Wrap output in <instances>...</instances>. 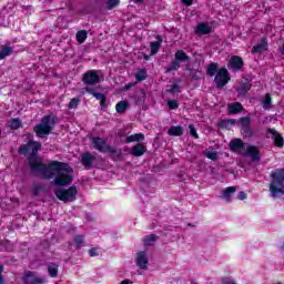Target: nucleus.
I'll return each instance as SVG.
<instances>
[{"label":"nucleus","mask_w":284,"mask_h":284,"mask_svg":"<svg viewBox=\"0 0 284 284\" xmlns=\"http://www.w3.org/2000/svg\"><path fill=\"white\" fill-rule=\"evenodd\" d=\"M231 80H232V77H230V71L227 70V68L222 67L219 69L217 73L215 74L214 83L217 90H223V88H225Z\"/></svg>","instance_id":"0eeeda50"},{"label":"nucleus","mask_w":284,"mask_h":284,"mask_svg":"<svg viewBox=\"0 0 284 284\" xmlns=\"http://www.w3.org/2000/svg\"><path fill=\"white\" fill-rule=\"evenodd\" d=\"M27 161L33 174H42L48 181L54 176V172H72L70 164L59 161H51L49 164H45L39 155L37 158H29Z\"/></svg>","instance_id":"f257e3e1"},{"label":"nucleus","mask_w":284,"mask_h":284,"mask_svg":"<svg viewBox=\"0 0 284 284\" xmlns=\"http://www.w3.org/2000/svg\"><path fill=\"white\" fill-rule=\"evenodd\" d=\"M282 250H284V243H282Z\"/></svg>","instance_id":"338daca9"},{"label":"nucleus","mask_w":284,"mask_h":284,"mask_svg":"<svg viewBox=\"0 0 284 284\" xmlns=\"http://www.w3.org/2000/svg\"><path fill=\"white\" fill-rule=\"evenodd\" d=\"M120 284H132V281H130V280H123Z\"/></svg>","instance_id":"052dcab7"},{"label":"nucleus","mask_w":284,"mask_h":284,"mask_svg":"<svg viewBox=\"0 0 284 284\" xmlns=\"http://www.w3.org/2000/svg\"><path fill=\"white\" fill-rule=\"evenodd\" d=\"M134 3H144L145 0H133Z\"/></svg>","instance_id":"e2e57ef3"},{"label":"nucleus","mask_w":284,"mask_h":284,"mask_svg":"<svg viewBox=\"0 0 284 284\" xmlns=\"http://www.w3.org/2000/svg\"><path fill=\"white\" fill-rule=\"evenodd\" d=\"M183 132H185V129L182 125L171 126L168 130L169 136H183Z\"/></svg>","instance_id":"a878e982"},{"label":"nucleus","mask_w":284,"mask_h":284,"mask_svg":"<svg viewBox=\"0 0 284 284\" xmlns=\"http://www.w3.org/2000/svg\"><path fill=\"white\" fill-rule=\"evenodd\" d=\"M97 161V156L90 152H85L81 155V164L85 170H92V164Z\"/></svg>","instance_id":"4468645a"},{"label":"nucleus","mask_w":284,"mask_h":284,"mask_svg":"<svg viewBox=\"0 0 284 284\" xmlns=\"http://www.w3.org/2000/svg\"><path fill=\"white\" fill-rule=\"evenodd\" d=\"M267 134H272L273 145L280 150L284 148V138L276 129L268 128Z\"/></svg>","instance_id":"f8f14e48"},{"label":"nucleus","mask_w":284,"mask_h":284,"mask_svg":"<svg viewBox=\"0 0 284 284\" xmlns=\"http://www.w3.org/2000/svg\"><path fill=\"white\" fill-rule=\"evenodd\" d=\"M237 199H239V201H245V199H247V194H245V192L241 191L237 194Z\"/></svg>","instance_id":"4d7b16f0"},{"label":"nucleus","mask_w":284,"mask_h":284,"mask_svg":"<svg viewBox=\"0 0 284 284\" xmlns=\"http://www.w3.org/2000/svg\"><path fill=\"white\" fill-rule=\"evenodd\" d=\"M53 194L59 199V201H63V203H72L77 201V194H79V190L74 185L69 189H58L53 191Z\"/></svg>","instance_id":"423d86ee"},{"label":"nucleus","mask_w":284,"mask_h":284,"mask_svg":"<svg viewBox=\"0 0 284 284\" xmlns=\"http://www.w3.org/2000/svg\"><path fill=\"white\" fill-rule=\"evenodd\" d=\"M119 3H121V0H109L106 2V10H114Z\"/></svg>","instance_id":"a18cd8bd"},{"label":"nucleus","mask_w":284,"mask_h":284,"mask_svg":"<svg viewBox=\"0 0 284 284\" xmlns=\"http://www.w3.org/2000/svg\"><path fill=\"white\" fill-rule=\"evenodd\" d=\"M284 169H277L271 173L270 193L274 199H281L284 194Z\"/></svg>","instance_id":"f03ea898"},{"label":"nucleus","mask_w":284,"mask_h":284,"mask_svg":"<svg viewBox=\"0 0 284 284\" xmlns=\"http://www.w3.org/2000/svg\"><path fill=\"white\" fill-rule=\"evenodd\" d=\"M236 193V187L234 186H229L224 190L223 196L224 199H231L232 194Z\"/></svg>","instance_id":"ea45409f"},{"label":"nucleus","mask_w":284,"mask_h":284,"mask_svg":"<svg viewBox=\"0 0 284 284\" xmlns=\"http://www.w3.org/2000/svg\"><path fill=\"white\" fill-rule=\"evenodd\" d=\"M100 108L103 112H108V100L100 101Z\"/></svg>","instance_id":"864d4df0"},{"label":"nucleus","mask_w":284,"mask_h":284,"mask_svg":"<svg viewBox=\"0 0 284 284\" xmlns=\"http://www.w3.org/2000/svg\"><path fill=\"white\" fill-rule=\"evenodd\" d=\"M243 65H245L243 58L241 55H233L229 61L227 68L233 72H239L243 70Z\"/></svg>","instance_id":"9b49d317"},{"label":"nucleus","mask_w":284,"mask_h":284,"mask_svg":"<svg viewBox=\"0 0 284 284\" xmlns=\"http://www.w3.org/2000/svg\"><path fill=\"white\" fill-rule=\"evenodd\" d=\"M163 43V37L156 36V41L150 43L151 55L158 54Z\"/></svg>","instance_id":"4be33fe9"},{"label":"nucleus","mask_w":284,"mask_h":284,"mask_svg":"<svg viewBox=\"0 0 284 284\" xmlns=\"http://www.w3.org/2000/svg\"><path fill=\"white\" fill-rule=\"evenodd\" d=\"M229 148L231 152H239V150H245V142L241 138H236L230 141Z\"/></svg>","instance_id":"a211bd4d"},{"label":"nucleus","mask_w":284,"mask_h":284,"mask_svg":"<svg viewBox=\"0 0 284 284\" xmlns=\"http://www.w3.org/2000/svg\"><path fill=\"white\" fill-rule=\"evenodd\" d=\"M270 45L267 44V38H262L261 43L255 44L251 52L252 54H263V52H267Z\"/></svg>","instance_id":"2eb2a0df"},{"label":"nucleus","mask_w":284,"mask_h":284,"mask_svg":"<svg viewBox=\"0 0 284 284\" xmlns=\"http://www.w3.org/2000/svg\"><path fill=\"white\" fill-rule=\"evenodd\" d=\"M73 172V169L72 172L67 173H62V171L55 172L57 174L54 178V185H57L58 187H67L68 185H72V182L74 181V175H72Z\"/></svg>","instance_id":"6e6552de"},{"label":"nucleus","mask_w":284,"mask_h":284,"mask_svg":"<svg viewBox=\"0 0 284 284\" xmlns=\"http://www.w3.org/2000/svg\"><path fill=\"white\" fill-rule=\"evenodd\" d=\"M6 280L3 278V265L0 264V284H4Z\"/></svg>","instance_id":"13d9d810"},{"label":"nucleus","mask_w":284,"mask_h":284,"mask_svg":"<svg viewBox=\"0 0 284 284\" xmlns=\"http://www.w3.org/2000/svg\"><path fill=\"white\" fill-rule=\"evenodd\" d=\"M41 150V142L29 140L28 143L20 145L18 154H22L28 159H37L39 151Z\"/></svg>","instance_id":"39448f33"},{"label":"nucleus","mask_w":284,"mask_h":284,"mask_svg":"<svg viewBox=\"0 0 284 284\" xmlns=\"http://www.w3.org/2000/svg\"><path fill=\"white\" fill-rule=\"evenodd\" d=\"M21 119L19 118H14L10 121L9 128L11 130H19V128H21Z\"/></svg>","instance_id":"4c0bfd02"},{"label":"nucleus","mask_w":284,"mask_h":284,"mask_svg":"<svg viewBox=\"0 0 284 284\" xmlns=\"http://www.w3.org/2000/svg\"><path fill=\"white\" fill-rule=\"evenodd\" d=\"M246 155L250 156L253 162L261 161V150H258V146L248 145L246 148Z\"/></svg>","instance_id":"f3484780"},{"label":"nucleus","mask_w":284,"mask_h":284,"mask_svg":"<svg viewBox=\"0 0 284 284\" xmlns=\"http://www.w3.org/2000/svg\"><path fill=\"white\" fill-rule=\"evenodd\" d=\"M13 50L11 47L3 45L2 49L0 50V61H3L6 57H11Z\"/></svg>","instance_id":"72a5a7b5"},{"label":"nucleus","mask_w":284,"mask_h":284,"mask_svg":"<svg viewBox=\"0 0 284 284\" xmlns=\"http://www.w3.org/2000/svg\"><path fill=\"white\" fill-rule=\"evenodd\" d=\"M136 85V82H129L122 88V92H128L129 90H132Z\"/></svg>","instance_id":"09e8293b"},{"label":"nucleus","mask_w":284,"mask_h":284,"mask_svg":"<svg viewBox=\"0 0 284 284\" xmlns=\"http://www.w3.org/2000/svg\"><path fill=\"white\" fill-rule=\"evenodd\" d=\"M212 27L207 22H200L195 29V34H210Z\"/></svg>","instance_id":"aec40b11"},{"label":"nucleus","mask_w":284,"mask_h":284,"mask_svg":"<svg viewBox=\"0 0 284 284\" xmlns=\"http://www.w3.org/2000/svg\"><path fill=\"white\" fill-rule=\"evenodd\" d=\"M234 125H236V120L235 119L221 120L217 123V126L222 128L224 130H232V128H234Z\"/></svg>","instance_id":"393cba45"},{"label":"nucleus","mask_w":284,"mask_h":284,"mask_svg":"<svg viewBox=\"0 0 284 284\" xmlns=\"http://www.w3.org/2000/svg\"><path fill=\"white\" fill-rule=\"evenodd\" d=\"M219 74V62H211L206 68L207 77H216Z\"/></svg>","instance_id":"bb28decb"},{"label":"nucleus","mask_w":284,"mask_h":284,"mask_svg":"<svg viewBox=\"0 0 284 284\" xmlns=\"http://www.w3.org/2000/svg\"><path fill=\"white\" fill-rule=\"evenodd\" d=\"M89 256H99V250H97L95 247H92L89 250Z\"/></svg>","instance_id":"5fc2aeb1"},{"label":"nucleus","mask_w":284,"mask_h":284,"mask_svg":"<svg viewBox=\"0 0 284 284\" xmlns=\"http://www.w3.org/2000/svg\"><path fill=\"white\" fill-rule=\"evenodd\" d=\"M183 6H186L187 8H190V6H192L194 3V0H182Z\"/></svg>","instance_id":"bf43d9fd"},{"label":"nucleus","mask_w":284,"mask_h":284,"mask_svg":"<svg viewBox=\"0 0 284 284\" xmlns=\"http://www.w3.org/2000/svg\"><path fill=\"white\" fill-rule=\"evenodd\" d=\"M41 190H43L42 185H36L32 190L33 196H39V194H41Z\"/></svg>","instance_id":"8fccbe9b"},{"label":"nucleus","mask_w":284,"mask_h":284,"mask_svg":"<svg viewBox=\"0 0 284 284\" xmlns=\"http://www.w3.org/2000/svg\"><path fill=\"white\" fill-rule=\"evenodd\" d=\"M145 61H150V55H144Z\"/></svg>","instance_id":"0e129e2a"},{"label":"nucleus","mask_w":284,"mask_h":284,"mask_svg":"<svg viewBox=\"0 0 284 284\" xmlns=\"http://www.w3.org/2000/svg\"><path fill=\"white\" fill-rule=\"evenodd\" d=\"M241 112H243V104L241 102L229 104V114H239Z\"/></svg>","instance_id":"c85d7f7f"},{"label":"nucleus","mask_w":284,"mask_h":284,"mask_svg":"<svg viewBox=\"0 0 284 284\" xmlns=\"http://www.w3.org/2000/svg\"><path fill=\"white\" fill-rule=\"evenodd\" d=\"M242 134H244V136H248V139H252V136H254V131L252 130V126H244L242 128Z\"/></svg>","instance_id":"a19ab883"},{"label":"nucleus","mask_w":284,"mask_h":284,"mask_svg":"<svg viewBox=\"0 0 284 284\" xmlns=\"http://www.w3.org/2000/svg\"><path fill=\"white\" fill-rule=\"evenodd\" d=\"M193 81H201V71H194L191 73Z\"/></svg>","instance_id":"3c124183"},{"label":"nucleus","mask_w":284,"mask_h":284,"mask_svg":"<svg viewBox=\"0 0 284 284\" xmlns=\"http://www.w3.org/2000/svg\"><path fill=\"white\" fill-rule=\"evenodd\" d=\"M79 106V99L73 98L69 102V110H74Z\"/></svg>","instance_id":"49530a36"},{"label":"nucleus","mask_w":284,"mask_h":284,"mask_svg":"<svg viewBox=\"0 0 284 284\" xmlns=\"http://www.w3.org/2000/svg\"><path fill=\"white\" fill-rule=\"evenodd\" d=\"M54 125H57V118H54L52 114H47L42 116L40 123L33 128V132L36 136L43 139V136L52 134V126Z\"/></svg>","instance_id":"7ed1b4c3"},{"label":"nucleus","mask_w":284,"mask_h":284,"mask_svg":"<svg viewBox=\"0 0 284 284\" xmlns=\"http://www.w3.org/2000/svg\"><path fill=\"white\" fill-rule=\"evenodd\" d=\"M40 245L44 248V250H50V240H42L40 242Z\"/></svg>","instance_id":"603ef678"},{"label":"nucleus","mask_w":284,"mask_h":284,"mask_svg":"<svg viewBox=\"0 0 284 284\" xmlns=\"http://www.w3.org/2000/svg\"><path fill=\"white\" fill-rule=\"evenodd\" d=\"M222 284H237V283L234 282V280H232V277H224V278H222Z\"/></svg>","instance_id":"6e6d98bb"},{"label":"nucleus","mask_w":284,"mask_h":284,"mask_svg":"<svg viewBox=\"0 0 284 284\" xmlns=\"http://www.w3.org/2000/svg\"><path fill=\"white\" fill-rule=\"evenodd\" d=\"M73 241L75 250H81V247H85V244L88 243V241H85V236L83 235H75Z\"/></svg>","instance_id":"7c9ffc66"},{"label":"nucleus","mask_w":284,"mask_h":284,"mask_svg":"<svg viewBox=\"0 0 284 284\" xmlns=\"http://www.w3.org/2000/svg\"><path fill=\"white\" fill-rule=\"evenodd\" d=\"M47 272L50 278H57L59 276V264L51 262L47 265Z\"/></svg>","instance_id":"5701e85b"},{"label":"nucleus","mask_w":284,"mask_h":284,"mask_svg":"<svg viewBox=\"0 0 284 284\" xmlns=\"http://www.w3.org/2000/svg\"><path fill=\"white\" fill-rule=\"evenodd\" d=\"M158 239H159V235H156V234L145 235L143 237L144 247H152V244L156 243Z\"/></svg>","instance_id":"c756f323"},{"label":"nucleus","mask_w":284,"mask_h":284,"mask_svg":"<svg viewBox=\"0 0 284 284\" xmlns=\"http://www.w3.org/2000/svg\"><path fill=\"white\" fill-rule=\"evenodd\" d=\"M191 58L183 50H178L175 52V59L168 67L166 72H174L181 68V63H185V61H190Z\"/></svg>","instance_id":"1a4fd4ad"},{"label":"nucleus","mask_w":284,"mask_h":284,"mask_svg":"<svg viewBox=\"0 0 284 284\" xmlns=\"http://www.w3.org/2000/svg\"><path fill=\"white\" fill-rule=\"evenodd\" d=\"M280 52H281V54L284 55V42H283L282 47L280 48Z\"/></svg>","instance_id":"680f3d73"},{"label":"nucleus","mask_w":284,"mask_h":284,"mask_svg":"<svg viewBox=\"0 0 284 284\" xmlns=\"http://www.w3.org/2000/svg\"><path fill=\"white\" fill-rule=\"evenodd\" d=\"M1 134H3V131H1V128H0V136H1Z\"/></svg>","instance_id":"69168bd1"},{"label":"nucleus","mask_w":284,"mask_h":284,"mask_svg":"<svg viewBox=\"0 0 284 284\" xmlns=\"http://www.w3.org/2000/svg\"><path fill=\"white\" fill-rule=\"evenodd\" d=\"M262 104L265 110H270V108L272 106V95H270V93L265 94Z\"/></svg>","instance_id":"58836bf2"},{"label":"nucleus","mask_w":284,"mask_h":284,"mask_svg":"<svg viewBox=\"0 0 284 284\" xmlns=\"http://www.w3.org/2000/svg\"><path fill=\"white\" fill-rule=\"evenodd\" d=\"M82 83L84 85H97L101 83V77L99 75V71L89 70L82 75Z\"/></svg>","instance_id":"9d476101"},{"label":"nucleus","mask_w":284,"mask_h":284,"mask_svg":"<svg viewBox=\"0 0 284 284\" xmlns=\"http://www.w3.org/2000/svg\"><path fill=\"white\" fill-rule=\"evenodd\" d=\"M92 145L94 150H98V152H101L102 154H105V152L109 154H115V159H113V161H119V159L122 156L121 151L118 152L116 149L109 145L103 138H92Z\"/></svg>","instance_id":"20e7f679"},{"label":"nucleus","mask_w":284,"mask_h":284,"mask_svg":"<svg viewBox=\"0 0 284 284\" xmlns=\"http://www.w3.org/2000/svg\"><path fill=\"white\" fill-rule=\"evenodd\" d=\"M192 284H199V283H196V282H193Z\"/></svg>","instance_id":"774afa93"},{"label":"nucleus","mask_w":284,"mask_h":284,"mask_svg":"<svg viewBox=\"0 0 284 284\" xmlns=\"http://www.w3.org/2000/svg\"><path fill=\"white\" fill-rule=\"evenodd\" d=\"M166 94H181V85L179 83H173L170 89L166 90Z\"/></svg>","instance_id":"c9c22d12"},{"label":"nucleus","mask_w":284,"mask_h":284,"mask_svg":"<svg viewBox=\"0 0 284 284\" xmlns=\"http://www.w3.org/2000/svg\"><path fill=\"white\" fill-rule=\"evenodd\" d=\"M189 130H190V134H191V136H193V139H199V133L196 132L194 124H190Z\"/></svg>","instance_id":"de8ad7c7"},{"label":"nucleus","mask_w":284,"mask_h":284,"mask_svg":"<svg viewBox=\"0 0 284 284\" xmlns=\"http://www.w3.org/2000/svg\"><path fill=\"white\" fill-rule=\"evenodd\" d=\"M250 90H252V82L247 78H243L239 88L240 94H247Z\"/></svg>","instance_id":"412c9836"},{"label":"nucleus","mask_w":284,"mask_h":284,"mask_svg":"<svg viewBox=\"0 0 284 284\" xmlns=\"http://www.w3.org/2000/svg\"><path fill=\"white\" fill-rule=\"evenodd\" d=\"M75 39L78 43H85V40L88 39V31L85 30L78 31L75 34Z\"/></svg>","instance_id":"f704fd0d"},{"label":"nucleus","mask_w":284,"mask_h":284,"mask_svg":"<svg viewBox=\"0 0 284 284\" xmlns=\"http://www.w3.org/2000/svg\"><path fill=\"white\" fill-rule=\"evenodd\" d=\"M24 284H43L45 280L43 277L34 276V273L28 272L23 278Z\"/></svg>","instance_id":"6ab92c4d"},{"label":"nucleus","mask_w":284,"mask_h":284,"mask_svg":"<svg viewBox=\"0 0 284 284\" xmlns=\"http://www.w3.org/2000/svg\"><path fill=\"white\" fill-rule=\"evenodd\" d=\"M145 152H148L145 144L138 143L130 149L129 154H131V156L141 158Z\"/></svg>","instance_id":"dca6fc26"},{"label":"nucleus","mask_w":284,"mask_h":284,"mask_svg":"<svg viewBox=\"0 0 284 284\" xmlns=\"http://www.w3.org/2000/svg\"><path fill=\"white\" fill-rule=\"evenodd\" d=\"M251 122H252V121H251L250 118H247V116H242V118H240V120L237 121V123H239L242 128H248Z\"/></svg>","instance_id":"37998d69"},{"label":"nucleus","mask_w":284,"mask_h":284,"mask_svg":"<svg viewBox=\"0 0 284 284\" xmlns=\"http://www.w3.org/2000/svg\"><path fill=\"white\" fill-rule=\"evenodd\" d=\"M204 156L211 161H216V159H219V153H216V151H206L204 152Z\"/></svg>","instance_id":"c03bdc74"},{"label":"nucleus","mask_w":284,"mask_h":284,"mask_svg":"<svg viewBox=\"0 0 284 284\" xmlns=\"http://www.w3.org/2000/svg\"><path fill=\"white\" fill-rule=\"evenodd\" d=\"M128 108H130V102L128 101H120L115 104V111L118 114H123Z\"/></svg>","instance_id":"473e14b6"},{"label":"nucleus","mask_w":284,"mask_h":284,"mask_svg":"<svg viewBox=\"0 0 284 284\" xmlns=\"http://www.w3.org/2000/svg\"><path fill=\"white\" fill-rule=\"evenodd\" d=\"M143 141H145V134L143 133H134L125 139V143H141Z\"/></svg>","instance_id":"b1692460"},{"label":"nucleus","mask_w":284,"mask_h":284,"mask_svg":"<svg viewBox=\"0 0 284 284\" xmlns=\"http://www.w3.org/2000/svg\"><path fill=\"white\" fill-rule=\"evenodd\" d=\"M135 263L140 270H148V265H150V258H148V253L145 251H140L138 253Z\"/></svg>","instance_id":"ddd939ff"},{"label":"nucleus","mask_w":284,"mask_h":284,"mask_svg":"<svg viewBox=\"0 0 284 284\" xmlns=\"http://www.w3.org/2000/svg\"><path fill=\"white\" fill-rule=\"evenodd\" d=\"M166 105L169 110H179V101L178 100H168Z\"/></svg>","instance_id":"79ce46f5"},{"label":"nucleus","mask_w":284,"mask_h":284,"mask_svg":"<svg viewBox=\"0 0 284 284\" xmlns=\"http://www.w3.org/2000/svg\"><path fill=\"white\" fill-rule=\"evenodd\" d=\"M85 92H88L89 94H92V97H94V99H97V101H100V102L108 101V97H105L104 93L97 92L92 88H85Z\"/></svg>","instance_id":"cd10ccee"},{"label":"nucleus","mask_w":284,"mask_h":284,"mask_svg":"<svg viewBox=\"0 0 284 284\" xmlns=\"http://www.w3.org/2000/svg\"><path fill=\"white\" fill-rule=\"evenodd\" d=\"M148 79V71L145 69L140 70L138 73H135V81L142 82Z\"/></svg>","instance_id":"e433bc0d"},{"label":"nucleus","mask_w":284,"mask_h":284,"mask_svg":"<svg viewBox=\"0 0 284 284\" xmlns=\"http://www.w3.org/2000/svg\"><path fill=\"white\" fill-rule=\"evenodd\" d=\"M145 99H148L145 91H140L138 94H135V98H134L135 105H144Z\"/></svg>","instance_id":"2f4dec72"}]
</instances>
